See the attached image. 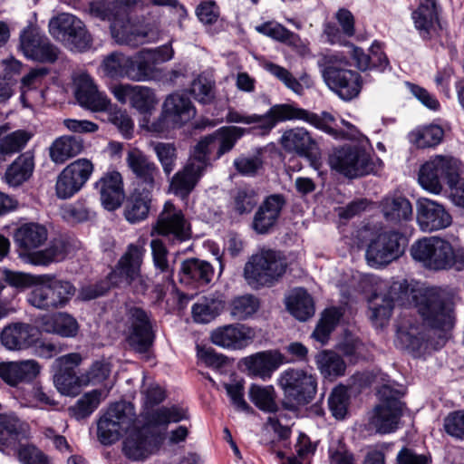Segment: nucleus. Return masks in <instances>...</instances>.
<instances>
[{"mask_svg":"<svg viewBox=\"0 0 464 464\" xmlns=\"http://www.w3.org/2000/svg\"><path fill=\"white\" fill-rule=\"evenodd\" d=\"M396 304L415 307L423 323L432 329L447 331L454 325L453 309L437 288L415 289L407 280L394 282L388 296L375 295L370 299L368 317L372 324L376 328L383 327Z\"/></svg>","mask_w":464,"mask_h":464,"instance_id":"nucleus-1","label":"nucleus"},{"mask_svg":"<svg viewBox=\"0 0 464 464\" xmlns=\"http://www.w3.org/2000/svg\"><path fill=\"white\" fill-rule=\"evenodd\" d=\"M411 257L430 271H463L464 248L439 237H425L411 246Z\"/></svg>","mask_w":464,"mask_h":464,"instance_id":"nucleus-2","label":"nucleus"},{"mask_svg":"<svg viewBox=\"0 0 464 464\" xmlns=\"http://www.w3.org/2000/svg\"><path fill=\"white\" fill-rule=\"evenodd\" d=\"M349 64L348 58L340 53L324 54L320 61L325 84L344 102L357 98L364 84L359 72L346 68Z\"/></svg>","mask_w":464,"mask_h":464,"instance_id":"nucleus-3","label":"nucleus"},{"mask_svg":"<svg viewBox=\"0 0 464 464\" xmlns=\"http://www.w3.org/2000/svg\"><path fill=\"white\" fill-rule=\"evenodd\" d=\"M75 293L76 288L70 281L44 275L28 293L27 302L36 309L49 312L65 307Z\"/></svg>","mask_w":464,"mask_h":464,"instance_id":"nucleus-4","label":"nucleus"},{"mask_svg":"<svg viewBox=\"0 0 464 464\" xmlns=\"http://www.w3.org/2000/svg\"><path fill=\"white\" fill-rule=\"evenodd\" d=\"M287 263L278 251L263 249L251 256L244 267V277L256 289L272 286L285 273Z\"/></svg>","mask_w":464,"mask_h":464,"instance_id":"nucleus-5","label":"nucleus"},{"mask_svg":"<svg viewBox=\"0 0 464 464\" xmlns=\"http://www.w3.org/2000/svg\"><path fill=\"white\" fill-rule=\"evenodd\" d=\"M145 253V239L140 238L136 243L129 244L114 269L109 274L111 283L114 285L124 283L131 285L138 293H145L148 289V278L140 272Z\"/></svg>","mask_w":464,"mask_h":464,"instance_id":"nucleus-6","label":"nucleus"},{"mask_svg":"<svg viewBox=\"0 0 464 464\" xmlns=\"http://www.w3.org/2000/svg\"><path fill=\"white\" fill-rule=\"evenodd\" d=\"M136 412L132 403L118 401L109 406L97 422V438L102 445H111L135 422Z\"/></svg>","mask_w":464,"mask_h":464,"instance_id":"nucleus-7","label":"nucleus"},{"mask_svg":"<svg viewBox=\"0 0 464 464\" xmlns=\"http://www.w3.org/2000/svg\"><path fill=\"white\" fill-rule=\"evenodd\" d=\"M196 113V108L187 95L173 92L165 98L160 115L151 122L150 129L157 133L179 129L194 119Z\"/></svg>","mask_w":464,"mask_h":464,"instance_id":"nucleus-8","label":"nucleus"},{"mask_svg":"<svg viewBox=\"0 0 464 464\" xmlns=\"http://www.w3.org/2000/svg\"><path fill=\"white\" fill-rule=\"evenodd\" d=\"M460 162L450 156L437 155L425 162L420 169L419 183L433 193L440 194L443 188V181L451 184L459 177Z\"/></svg>","mask_w":464,"mask_h":464,"instance_id":"nucleus-9","label":"nucleus"},{"mask_svg":"<svg viewBox=\"0 0 464 464\" xmlns=\"http://www.w3.org/2000/svg\"><path fill=\"white\" fill-rule=\"evenodd\" d=\"M277 384L285 400L295 405L308 404L317 392L316 377L302 369L288 368L283 371Z\"/></svg>","mask_w":464,"mask_h":464,"instance_id":"nucleus-10","label":"nucleus"},{"mask_svg":"<svg viewBox=\"0 0 464 464\" xmlns=\"http://www.w3.org/2000/svg\"><path fill=\"white\" fill-rule=\"evenodd\" d=\"M380 404L370 418L369 424L376 432L387 434L394 431L402 415L403 403L401 392L389 385H382L379 390Z\"/></svg>","mask_w":464,"mask_h":464,"instance_id":"nucleus-11","label":"nucleus"},{"mask_svg":"<svg viewBox=\"0 0 464 464\" xmlns=\"http://www.w3.org/2000/svg\"><path fill=\"white\" fill-rule=\"evenodd\" d=\"M165 441V433L147 423L128 433L122 441L123 455L132 461H143L159 452Z\"/></svg>","mask_w":464,"mask_h":464,"instance_id":"nucleus-12","label":"nucleus"},{"mask_svg":"<svg viewBox=\"0 0 464 464\" xmlns=\"http://www.w3.org/2000/svg\"><path fill=\"white\" fill-rule=\"evenodd\" d=\"M50 33L71 50L84 52L91 48L92 38L83 23L70 14H61L50 20Z\"/></svg>","mask_w":464,"mask_h":464,"instance_id":"nucleus-13","label":"nucleus"},{"mask_svg":"<svg viewBox=\"0 0 464 464\" xmlns=\"http://www.w3.org/2000/svg\"><path fill=\"white\" fill-rule=\"evenodd\" d=\"M404 252V237L394 230L383 231L372 238L365 258L370 266L381 267L399 258Z\"/></svg>","mask_w":464,"mask_h":464,"instance_id":"nucleus-14","label":"nucleus"},{"mask_svg":"<svg viewBox=\"0 0 464 464\" xmlns=\"http://www.w3.org/2000/svg\"><path fill=\"white\" fill-rule=\"evenodd\" d=\"M155 234L168 237L172 243H181L191 237L190 224L181 209L167 201L152 226L150 236Z\"/></svg>","mask_w":464,"mask_h":464,"instance_id":"nucleus-15","label":"nucleus"},{"mask_svg":"<svg viewBox=\"0 0 464 464\" xmlns=\"http://www.w3.org/2000/svg\"><path fill=\"white\" fill-rule=\"evenodd\" d=\"M126 327L129 345L137 353H146L154 340L149 314L140 307H129L126 312Z\"/></svg>","mask_w":464,"mask_h":464,"instance_id":"nucleus-16","label":"nucleus"},{"mask_svg":"<svg viewBox=\"0 0 464 464\" xmlns=\"http://www.w3.org/2000/svg\"><path fill=\"white\" fill-rule=\"evenodd\" d=\"M328 162L333 169L352 179L369 174L372 170L368 155L357 148L336 149L329 155Z\"/></svg>","mask_w":464,"mask_h":464,"instance_id":"nucleus-17","label":"nucleus"},{"mask_svg":"<svg viewBox=\"0 0 464 464\" xmlns=\"http://www.w3.org/2000/svg\"><path fill=\"white\" fill-rule=\"evenodd\" d=\"M80 353H72L54 361L56 372L53 376V382L60 393L66 396H76L82 386H86L83 373L77 375L74 369L82 362Z\"/></svg>","mask_w":464,"mask_h":464,"instance_id":"nucleus-18","label":"nucleus"},{"mask_svg":"<svg viewBox=\"0 0 464 464\" xmlns=\"http://www.w3.org/2000/svg\"><path fill=\"white\" fill-rule=\"evenodd\" d=\"M93 171L92 163L86 159H79L66 166L58 175L55 192L61 199L72 198L85 185Z\"/></svg>","mask_w":464,"mask_h":464,"instance_id":"nucleus-19","label":"nucleus"},{"mask_svg":"<svg viewBox=\"0 0 464 464\" xmlns=\"http://www.w3.org/2000/svg\"><path fill=\"white\" fill-rule=\"evenodd\" d=\"M20 47L26 58L35 62L53 63L59 56V49L34 27L22 32Z\"/></svg>","mask_w":464,"mask_h":464,"instance_id":"nucleus-20","label":"nucleus"},{"mask_svg":"<svg viewBox=\"0 0 464 464\" xmlns=\"http://www.w3.org/2000/svg\"><path fill=\"white\" fill-rule=\"evenodd\" d=\"M256 337V331L242 324H231L212 331L211 342L222 348L241 350L248 346Z\"/></svg>","mask_w":464,"mask_h":464,"instance_id":"nucleus-21","label":"nucleus"},{"mask_svg":"<svg viewBox=\"0 0 464 464\" xmlns=\"http://www.w3.org/2000/svg\"><path fill=\"white\" fill-rule=\"evenodd\" d=\"M397 336L404 347L413 353H420L429 348V338L423 325L407 312L397 321Z\"/></svg>","mask_w":464,"mask_h":464,"instance_id":"nucleus-22","label":"nucleus"},{"mask_svg":"<svg viewBox=\"0 0 464 464\" xmlns=\"http://www.w3.org/2000/svg\"><path fill=\"white\" fill-rule=\"evenodd\" d=\"M81 248L82 243L77 238L63 236L53 238L45 249L34 252L30 256V263L35 266H47L53 262L63 261Z\"/></svg>","mask_w":464,"mask_h":464,"instance_id":"nucleus-23","label":"nucleus"},{"mask_svg":"<svg viewBox=\"0 0 464 464\" xmlns=\"http://www.w3.org/2000/svg\"><path fill=\"white\" fill-rule=\"evenodd\" d=\"M417 221L423 231L432 232L448 227L452 218L441 204L421 198L417 204Z\"/></svg>","mask_w":464,"mask_h":464,"instance_id":"nucleus-24","label":"nucleus"},{"mask_svg":"<svg viewBox=\"0 0 464 464\" xmlns=\"http://www.w3.org/2000/svg\"><path fill=\"white\" fill-rule=\"evenodd\" d=\"M277 350H268L256 353L244 359L248 374L258 377L263 381L271 378L273 372L282 364L291 362Z\"/></svg>","mask_w":464,"mask_h":464,"instance_id":"nucleus-25","label":"nucleus"},{"mask_svg":"<svg viewBox=\"0 0 464 464\" xmlns=\"http://www.w3.org/2000/svg\"><path fill=\"white\" fill-rule=\"evenodd\" d=\"M126 161L134 175L133 188L152 191L155 186V178L159 175V169L153 161L140 151H130Z\"/></svg>","mask_w":464,"mask_h":464,"instance_id":"nucleus-26","label":"nucleus"},{"mask_svg":"<svg viewBox=\"0 0 464 464\" xmlns=\"http://www.w3.org/2000/svg\"><path fill=\"white\" fill-rule=\"evenodd\" d=\"M95 188L100 194L102 205L107 210L117 209L124 200L122 176L116 170L104 173L95 183Z\"/></svg>","mask_w":464,"mask_h":464,"instance_id":"nucleus-27","label":"nucleus"},{"mask_svg":"<svg viewBox=\"0 0 464 464\" xmlns=\"http://www.w3.org/2000/svg\"><path fill=\"white\" fill-rule=\"evenodd\" d=\"M281 147L288 153L311 159L317 150V142L312 134L303 127H294L285 130L279 140Z\"/></svg>","mask_w":464,"mask_h":464,"instance_id":"nucleus-28","label":"nucleus"},{"mask_svg":"<svg viewBox=\"0 0 464 464\" xmlns=\"http://www.w3.org/2000/svg\"><path fill=\"white\" fill-rule=\"evenodd\" d=\"M40 371L41 365L35 360L0 362V378L13 387L32 382Z\"/></svg>","mask_w":464,"mask_h":464,"instance_id":"nucleus-29","label":"nucleus"},{"mask_svg":"<svg viewBox=\"0 0 464 464\" xmlns=\"http://www.w3.org/2000/svg\"><path fill=\"white\" fill-rule=\"evenodd\" d=\"M47 238V228L44 225L34 222L21 225L14 234V241L20 255H26L29 260L34 250L42 246Z\"/></svg>","mask_w":464,"mask_h":464,"instance_id":"nucleus-30","label":"nucleus"},{"mask_svg":"<svg viewBox=\"0 0 464 464\" xmlns=\"http://www.w3.org/2000/svg\"><path fill=\"white\" fill-rule=\"evenodd\" d=\"M36 330L26 323H14L6 325L1 332L0 342L10 351H22L35 343Z\"/></svg>","mask_w":464,"mask_h":464,"instance_id":"nucleus-31","label":"nucleus"},{"mask_svg":"<svg viewBox=\"0 0 464 464\" xmlns=\"http://www.w3.org/2000/svg\"><path fill=\"white\" fill-rule=\"evenodd\" d=\"M77 102L82 107L93 111H104L111 106V100L98 91L97 86L88 75H82L75 92Z\"/></svg>","mask_w":464,"mask_h":464,"instance_id":"nucleus-32","label":"nucleus"},{"mask_svg":"<svg viewBox=\"0 0 464 464\" xmlns=\"http://www.w3.org/2000/svg\"><path fill=\"white\" fill-rule=\"evenodd\" d=\"M285 203L282 195L274 194L267 197L255 214L253 228L259 234L267 233L276 224Z\"/></svg>","mask_w":464,"mask_h":464,"instance_id":"nucleus-33","label":"nucleus"},{"mask_svg":"<svg viewBox=\"0 0 464 464\" xmlns=\"http://www.w3.org/2000/svg\"><path fill=\"white\" fill-rule=\"evenodd\" d=\"M206 170L188 160L185 166L176 172L169 183V190L174 195L186 198L196 188Z\"/></svg>","mask_w":464,"mask_h":464,"instance_id":"nucleus-34","label":"nucleus"},{"mask_svg":"<svg viewBox=\"0 0 464 464\" xmlns=\"http://www.w3.org/2000/svg\"><path fill=\"white\" fill-rule=\"evenodd\" d=\"M416 29L423 39H430L440 27L435 0H420L418 8L412 13Z\"/></svg>","mask_w":464,"mask_h":464,"instance_id":"nucleus-35","label":"nucleus"},{"mask_svg":"<svg viewBox=\"0 0 464 464\" xmlns=\"http://www.w3.org/2000/svg\"><path fill=\"white\" fill-rule=\"evenodd\" d=\"M381 211L386 221L399 224L412 219L411 201L401 194H389L380 203Z\"/></svg>","mask_w":464,"mask_h":464,"instance_id":"nucleus-36","label":"nucleus"},{"mask_svg":"<svg viewBox=\"0 0 464 464\" xmlns=\"http://www.w3.org/2000/svg\"><path fill=\"white\" fill-rule=\"evenodd\" d=\"M180 282L196 286L209 284L214 276L210 263L198 258H188L181 263Z\"/></svg>","mask_w":464,"mask_h":464,"instance_id":"nucleus-37","label":"nucleus"},{"mask_svg":"<svg viewBox=\"0 0 464 464\" xmlns=\"http://www.w3.org/2000/svg\"><path fill=\"white\" fill-rule=\"evenodd\" d=\"M152 191L133 188L126 200L124 217L131 224L145 220L150 209Z\"/></svg>","mask_w":464,"mask_h":464,"instance_id":"nucleus-38","label":"nucleus"},{"mask_svg":"<svg viewBox=\"0 0 464 464\" xmlns=\"http://www.w3.org/2000/svg\"><path fill=\"white\" fill-rule=\"evenodd\" d=\"M294 104L282 103L272 106L264 115L253 114L259 118L255 130L260 135H267L278 122L295 121Z\"/></svg>","mask_w":464,"mask_h":464,"instance_id":"nucleus-39","label":"nucleus"},{"mask_svg":"<svg viewBox=\"0 0 464 464\" xmlns=\"http://www.w3.org/2000/svg\"><path fill=\"white\" fill-rule=\"evenodd\" d=\"M34 169V155L31 152L26 151L20 154L7 167L4 179L10 187H19L32 177Z\"/></svg>","mask_w":464,"mask_h":464,"instance_id":"nucleus-40","label":"nucleus"},{"mask_svg":"<svg viewBox=\"0 0 464 464\" xmlns=\"http://www.w3.org/2000/svg\"><path fill=\"white\" fill-rule=\"evenodd\" d=\"M289 313L299 321H306L314 314V303L304 288H295L285 297Z\"/></svg>","mask_w":464,"mask_h":464,"instance_id":"nucleus-41","label":"nucleus"},{"mask_svg":"<svg viewBox=\"0 0 464 464\" xmlns=\"http://www.w3.org/2000/svg\"><path fill=\"white\" fill-rule=\"evenodd\" d=\"M155 72L153 54L147 49L141 50L132 57L129 56L128 79L136 82L148 81L154 77Z\"/></svg>","mask_w":464,"mask_h":464,"instance_id":"nucleus-42","label":"nucleus"},{"mask_svg":"<svg viewBox=\"0 0 464 464\" xmlns=\"http://www.w3.org/2000/svg\"><path fill=\"white\" fill-rule=\"evenodd\" d=\"M83 150L82 139L75 136H63L56 139L50 147V158L56 164H63L79 155Z\"/></svg>","mask_w":464,"mask_h":464,"instance_id":"nucleus-43","label":"nucleus"},{"mask_svg":"<svg viewBox=\"0 0 464 464\" xmlns=\"http://www.w3.org/2000/svg\"><path fill=\"white\" fill-rule=\"evenodd\" d=\"M43 327L46 333L64 338L75 337L80 328L77 320L67 313H57L46 317Z\"/></svg>","mask_w":464,"mask_h":464,"instance_id":"nucleus-44","label":"nucleus"},{"mask_svg":"<svg viewBox=\"0 0 464 464\" xmlns=\"http://www.w3.org/2000/svg\"><path fill=\"white\" fill-rule=\"evenodd\" d=\"M189 418L188 410L179 405L160 407L148 413L146 420L149 425L155 428L164 426L171 422H179Z\"/></svg>","mask_w":464,"mask_h":464,"instance_id":"nucleus-45","label":"nucleus"},{"mask_svg":"<svg viewBox=\"0 0 464 464\" xmlns=\"http://www.w3.org/2000/svg\"><path fill=\"white\" fill-rule=\"evenodd\" d=\"M244 133V129L236 126L221 127L213 132L212 137L217 147L213 160H218L224 154L229 152Z\"/></svg>","mask_w":464,"mask_h":464,"instance_id":"nucleus-46","label":"nucleus"},{"mask_svg":"<svg viewBox=\"0 0 464 464\" xmlns=\"http://www.w3.org/2000/svg\"><path fill=\"white\" fill-rule=\"evenodd\" d=\"M223 308L222 300L214 296H203L192 305V317L196 323L208 324L214 320Z\"/></svg>","mask_w":464,"mask_h":464,"instance_id":"nucleus-47","label":"nucleus"},{"mask_svg":"<svg viewBox=\"0 0 464 464\" xmlns=\"http://www.w3.org/2000/svg\"><path fill=\"white\" fill-rule=\"evenodd\" d=\"M111 34L117 43L130 47H138L139 45L155 41V38L149 36V33L140 31L130 24H125L121 28H117L114 24L111 27Z\"/></svg>","mask_w":464,"mask_h":464,"instance_id":"nucleus-48","label":"nucleus"},{"mask_svg":"<svg viewBox=\"0 0 464 464\" xmlns=\"http://www.w3.org/2000/svg\"><path fill=\"white\" fill-rule=\"evenodd\" d=\"M215 140L212 134L201 138L194 146L189 155L188 160L198 165L204 170L212 166L211 155H215L217 150Z\"/></svg>","mask_w":464,"mask_h":464,"instance_id":"nucleus-49","label":"nucleus"},{"mask_svg":"<svg viewBox=\"0 0 464 464\" xmlns=\"http://www.w3.org/2000/svg\"><path fill=\"white\" fill-rule=\"evenodd\" d=\"M102 395V392L100 390H92L84 393L73 406L69 408L71 415L77 420L88 418L99 407Z\"/></svg>","mask_w":464,"mask_h":464,"instance_id":"nucleus-50","label":"nucleus"},{"mask_svg":"<svg viewBox=\"0 0 464 464\" xmlns=\"http://www.w3.org/2000/svg\"><path fill=\"white\" fill-rule=\"evenodd\" d=\"M33 133L25 130H14L0 139V156L5 159L20 152L32 139Z\"/></svg>","mask_w":464,"mask_h":464,"instance_id":"nucleus-51","label":"nucleus"},{"mask_svg":"<svg viewBox=\"0 0 464 464\" xmlns=\"http://www.w3.org/2000/svg\"><path fill=\"white\" fill-rule=\"evenodd\" d=\"M294 111L295 121H303L329 134H335L334 128L335 119L331 113L324 111L321 115H318L295 105H294Z\"/></svg>","mask_w":464,"mask_h":464,"instance_id":"nucleus-52","label":"nucleus"},{"mask_svg":"<svg viewBox=\"0 0 464 464\" xmlns=\"http://www.w3.org/2000/svg\"><path fill=\"white\" fill-rule=\"evenodd\" d=\"M318 369L326 377H337L344 374L345 362L343 358L331 351H324L316 359Z\"/></svg>","mask_w":464,"mask_h":464,"instance_id":"nucleus-53","label":"nucleus"},{"mask_svg":"<svg viewBox=\"0 0 464 464\" xmlns=\"http://www.w3.org/2000/svg\"><path fill=\"white\" fill-rule=\"evenodd\" d=\"M251 401L261 411L275 412L277 411V404L275 401V389L273 386L251 385L249 389Z\"/></svg>","mask_w":464,"mask_h":464,"instance_id":"nucleus-54","label":"nucleus"},{"mask_svg":"<svg viewBox=\"0 0 464 464\" xmlns=\"http://www.w3.org/2000/svg\"><path fill=\"white\" fill-rule=\"evenodd\" d=\"M350 395L347 387L338 385L334 387L328 398L329 410L336 420H343L348 412Z\"/></svg>","mask_w":464,"mask_h":464,"instance_id":"nucleus-55","label":"nucleus"},{"mask_svg":"<svg viewBox=\"0 0 464 464\" xmlns=\"http://www.w3.org/2000/svg\"><path fill=\"white\" fill-rule=\"evenodd\" d=\"M444 130L439 125H430L411 133V141L419 148L434 147L443 139Z\"/></svg>","mask_w":464,"mask_h":464,"instance_id":"nucleus-56","label":"nucleus"},{"mask_svg":"<svg viewBox=\"0 0 464 464\" xmlns=\"http://www.w3.org/2000/svg\"><path fill=\"white\" fill-rule=\"evenodd\" d=\"M102 68L111 78H128L129 56L118 52L111 53L104 58Z\"/></svg>","mask_w":464,"mask_h":464,"instance_id":"nucleus-57","label":"nucleus"},{"mask_svg":"<svg viewBox=\"0 0 464 464\" xmlns=\"http://www.w3.org/2000/svg\"><path fill=\"white\" fill-rule=\"evenodd\" d=\"M258 203V196L251 188H238L232 200V209L238 215L250 213Z\"/></svg>","mask_w":464,"mask_h":464,"instance_id":"nucleus-58","label":"nucleus"},{"mask_svg":"<svg viewBox=\"0 0 464 464\" xmlns=\"http://www.w3.org/2000/svg\"><path fill=\"white\" fill-rule=\"evenodd\" d=\"M151 146L164 173L169 175L175 169L178 158L176 146L168 142H154Z\"/></svg>","mask_w":464,"mask_h":464,"instance_id":"nucleus-59","label":"nucleus"},{"mask_svg":"<svg viewBox=\"0 0 464 464\" xmlns=\"http://www.w3.org/2000/svg\"><path fill=\"white\" fill-rule=\"evenodd\" d=\"M256 29L266 36L289 44H296L300 41L296 34L289 31L280 24L267 22L256 26Z\"/></svg>","mask_w":464,"mask_h":464,"instance_id":"nucleus-60","label":"nucleus"},{"mask_svg":"<svg viewBox=\"0 0 464 464\" xmlns=\"http://www.w3.org/2000/svg\"><path fill=\"white\" fill-rule=\"evenodd\" d=\"M259 308L257 298L246 295L235 298L231 303V315L237 320H246Z\"/></svg>","mask_w":464,"mask_h":464,"instance_id":"nucleus-61","label":"nucleus"},{"mask_svg":"<svg viewBox=\"0 0 464 464\" xmlns=\"http://www.w3.org/2000/svg\"><path fill=\"white\" fill-rule=\"evenodd\" d=\"M151 256L154 266L160 273L172 277L173 268L170 266L168 259L169 251L164 242L160 238H154L150 241Z\"/></svg>","mask_w":464,"mask_h":464,"instance_id":"nucleus-62","label":"nucleus"},{"mask_svg":"<svg viewBox=\"0 0 464 464\" xmlns=\"http://www.w3.org/2000/svg\"><path fill=\"white\" fill-rule=\"evenodd\" d=\"M340 314L335 309L326 310L318 324L316 325L312 336L322 344L326 343L330 334L336 326Z\"/></svg>","mask_w":464,"mask_h":464,"instance_id":"nucleus-63","label":"nucleus"},{"mask_svg":"<svg viewBox=\"0 0 464 464\" xmlns=\"http://www.w3.org/2000/svg\"><path fill=\"white\" fill-rule=\"evenodd\" d=\"M263 68L294 92L297 94H301L303 92V85L286 68L272 62H265Z\"/></svg>","mask_w":464,"mask_h":464,"instance_id":"nucleus-64","label":"nucleus"}]
</instances>
